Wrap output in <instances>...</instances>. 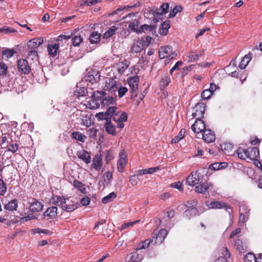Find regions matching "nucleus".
<instances>
[{"label": "nucleus", "mask_w": 262, "mask_h": 262, "mask_svg": "<svg viewBox=\"0 0 262 262\" xmlns=\"http://www.w3.org/2000/svg\"><path fill=\"white\" fill-rule=\"evenodd\" d=\"M51 202L55 205L60 206L62 210L71 212L78 207L79 204L66 198L63 196L55 195L51 199Z\"/></svg>", "instance_id": "1"}, {"label": "nucleus", "mask_w": 262, "mask_h": 262, "mask_svg": "<svg viewBox=\"0 0 262 262\" xmlns=\"http://www.w3.org/2000/svg\"><path fill=\"white\" fill-rule=\"evenodd\" d=\"M236 154L237 157L242 160H254L257 158L259 155V150L257 147H251L248 148H244L242 147H238Z\"/></svg>", "instance_id": "2"}, {"label": "nucleus", "mask_w": 262, "mask_h": 262, "mask_svg": "<svg viewBox=\"0 0 262 262\" xmlns=\"http://www.w3.org/2000/svg\"><path fill=\"white\" fill-rule=\"evenodd\" d=\"M177 53L173 52L171 46L161 47L159 49V56L161 59L166 58L165 64H168L171 59L176 57Z\"/></svg>", "instance_id": "3"}, {"label": "nucleus", "mask_w": 262, "mask_h": 262, "mask_svg": "<svg viewBox=\"0 0 262 262\" xmlns=\"http://www.w3.org/2000/svg\"><path fill=\"white\" fill-rule=\"evenodd\" d=\"M17 66H37L39 63L38 53H28L27 58L17 59Z\"/></svg>", "instance_id": "4"}, {"label": "nucleus", "mask_w": 262, "mask_h": 262, "mask_svg": "<svg viewBox=\"0 0 262 262\" xmlns=\"http://www.w3.org/2000/svg\"><path fill=\"white\" fill-rule=\"evenodd\" d=\"M43 41V37L34 38L27 42L26 50L27 53H37V49Z\"/></svg>", "instance_id": "5"}, {"label": "nucleus", "mask_w": 262, "mask_h": 262, "mask_svg": "<svg viewBox=\"0 0 262 262\" xmlns=\"http://www.w3.org/2000/svg\"><path fill=\"white\" fill-rule=\"evenodd\" d=\"M203 176L198 171L192 172L186 179V183L190 186H194L195 185L203 182Z\"/></svg>", "instance_id": "6"}, {"label": "nucleus", "mask_w": 262, "mask_h": 262, "mask_svg": "<svg viewBox=\"0 0 262 262\" xmlns=\"http://www.w3.org/2000/svg\"><path fill=\"white\" fill-rule=\"evenodd\" d=\"M167 235V231L165 229H161L157 233L155 231L151 239V244L154 245H160L164 241Z\"/></svg>", "instance_id": "7"}, {"label": "nucleus", "mask_w": 262, "mask_h": 262, "mask_svg": "<svg viewBox=\"0 0 262 262\" xmlns=\"http://www.w3.org/2000/svg\"><path fill=\"white\" fill-rule=\"evenodd\" d=\"M206 206L209 209H222L225 208V210L229 212V213H231L232 211V208L230 206L227 204L221 202V201H212L209 202L207 201L206 203Z\"/></svg>", "instance_id": "8"}, {"label": "nucleus", "mask_w": 262, "mask_h": 262, "mask_svg": "<svg viewBox=\"0 0 262 262\" xmlns=\"http://www.w3.org/2000/svg\"><path fill=\"white\" fill-rule=\"evenodd\" d=\"M119 157L117 161V169L119 172H122L127 162V155L124 149L120 151Z\"/></svg>", "instance_id": "9"}, {"label": "nucleus", "mask_w": 262, "mask_h": 262, "mask_svg": "<svg viewBox=\"0 0 262 262\" xmlns=\"http://www.w3.org/2000/svg\"><path fill=\"white\" fill-rule=\"evenodd\" d=\"M206 110V105L203 102L198 103L194 107V112L192 116L196 119H202Z\"/></svg>", "instance_id": "10"}, {"label": "nucleus", "mask_w": 262, "mask_h": 262, "mask_svg": "<svg viewBox=\"0 0 262 262\" xmlns=\"http://www.w3.org/2000/svg\"><path fill=\"white\" fill-rule=\"evenodd\" d=\"M168 9L169 4L167 3H163L159 9L156 8L154 10L152 8H149L148 11H149V13L153 14L155 17H158L160 15L167 13L168 11Z\"/></svg>", "instance_id": "11"}, {"label": "nucleus", "mask_w": 262, "mask_h": 262, "mask_svg": "<svg viewBox=\"0 0 262 262\" xmlns=\"http://www.w3.org/2000/svg\"><path fill=\"white\" fill-rule=\"evenodd\" d=\"M103 90L109 91L111 93L116 92L117 90L116 81L113 78H107L105 81Z\"/></svg>", "instance_id": "12"}, {"label": "nucleus", "mask_w": 262, "mask_h": 262, "mask_svg": "<svg viewBox=\"0 0 262 262\" xmlns=\"http://www.w3.org/2000/svg\"><path fill=\"white\" fill-rule=\"evenodd\" d=\"M197 202L196 200H192L191 202H188L186 206L189 207L185 211L186 216L191 217L194 216L198 212V210L196 208Z\"/></svg>", "instance_id": "13"}, {"label": "nucleus", "mask_w": 262, "mask_h": 262, "mask_svg": "<svg viewBox=\"0 0 262 262\" xmlns=\"http://www.w3.org/2000/svg\"><path fill=\"white\" fill-rule=\"evenodd\" d=\"M191 128L196 134L203 133L204 130L206 129L205 122L202 119H196Z\"/></svg>", "instance_id": "14"}, {"label": "nucleus", "mask_w": 262, "mask_h": 262, "mask_svg": "<svg viewBox=\"0 0 262 262\" xmlns=\"http://www.w3.org/2000/svg\"><path fill=\"white\" fill-rule=\"evenodd\" d=\"M249 210H247V208L245 205L240 207L239 211L240 215L239 217V223L242 225L247 221L249 214Z\"/></svg>", "instance_id": "15"}, {"label": "nucleus", "mask_w": 262, "mask_h": 262, "mask_svg": "<svg viewBox=\"0 0 262 262\" xmlns=\"http://www.w3.org/2000/svg\"><path fill=\"white\" fill-rule=\"evenodd\" d=\"M139 82V78L138 76H134L128 79L127 82L132 93H134L137 91L138 87Z\"/></svg>", "instance_id": "16"}, {"label": "nucleus", "mask_w": 262, "mask_h": 262, "mask_svg": "<svg viewBox=\"0 0 262 262\" xmlns=\"http://www.w3.org/2000/svg\"><path fill=\"white\" fill-rule=\"evenodd\" d=\"M202 138L207 143H211L215 141V136L214 132L209 129L204 130Z\"/></svg>", "instance_id": "17"}, {"label": "nucleus", "mask_w": 262, "mask_h": 262, "mask_svg": "<svg viewBox=\"0 0 262 262\" xmlns=\"http://www.w3.org/2000/svg\"><path fill=\"white\" fill-rule=\"evenodd\" d=\"M77 156L86 164H89L91 162V158L90 153L84 149H81L77 152Z\"/></svg>", "instance_id": "18"}, {"label": "nucleus", "mask_w": 262, "mask_h": 262, "mask_svg": "<svg viewBox=\"0 0 262 262\" xmlns=\"http://www.w3.org/2000/svg\"><path fill=\"white\" fill-rule=\"evenodd\" d=\"M212 184L211 183H203L197 185L195 187V191L199 193H203L208 192V190L211 188Z\"/></svg>", "instance_id": "19"}, {"label": "nucleus", "mask_w": 262, "mask_h": 262, "mask_svg": "<svg viewBox=\"0 0 262 262\" xmlns=\"http://www.w3.org/2000/svg\"><path fill=\"white\" fill-rule=\"evenodd\" d=\"M174 71H177V74L179 75L181 77H184L187 74L188 71H191V67H185L182 69L180 68V67H172L170 71V74H172Z\"/></svg>", "instance_id": "20"}, {"label": "nucleus", "mask_w": 262, "mask_h": 262, "mask_svg": "<svg viewBox=\"0 0 262 262\" xmlns=\"http://www.w3.org/2000/svg\"><path fill=\"white\" fill-rule=\"evenodd\" d=\"M30 209L32 212H37L41 211L43 209L42 203L39 202L36 199H34L33 202L30 203Z\"/></svg>", "instance_id": "21"}, {"label": "nucleus", "mask_w": 262, "mask_h": 262, "mask_svg": "<svg viewBox=\"0 0 262 262\" xmlns=\"http://www.w3.org/2000/svg\"><path fill=\"white\" fill-rule=\"evenodd\" d=\"M234 246L239 253H245L247 251V247L246 244L239 238L235 241Z\"/></svg>", "instance_id": "22"}, {"label": "nucleus", "mask_w": 262, "mask_h": 262, "mask_svg": "<svg viewBox=\"0 0 262 262\" xmlns=\"http://www.w3.org/2000/svg\"><path fill=\"white\" fill-rule=\"evenodd\" d=\"M101 155H96L93 159L92 167L97 170H100L102 166V159Z\"/></svg>", "instance_id": "23"}, {"label": "nucleus", "mask_w": 262, "mask_h": 262, "mask_svg": "<svg viewBox=\"0 0 262 262\" xmlns=\"http://www.w3.org/2000/svg\"><path fill=\"white\" fill-rule=\"evenodd\" d=\"M89 68L86 69L88 72L87 75L85 77V80L86 81H89L93 83V81L96 82L100 80V74L99 72H96L95 75L91 74V72L89 71Z\"/></svg>", "instance_id": "24"}, {"label": "nucleus", "mask_w": 262, "mask_h": 262, "mask_svg": "<svg viewBox=\"0 0 262 262\" xmlns=\"http://www.w3.org/2000/svg\"><path fill=\"white\" fill-rule=\"evenodd\" d=\"M143 39L138 40L135 41L131 49L132 52L135 53H140L144 48Z\"/></svg>", "instance_id": "25"}, {"label": "nucleus", "mask_w": 262, "mask_h": 262, "mask_svg": "<svg viewBox=\"0 0 262 262\" xmlns=\"http://www.w3.org/2000/svg\"><path fill=\"white\" fill-rule=\"evenodd\" d=\"M128 116L126 112H117L113 117V120L115 122H126L127 120Z\"/></svg>", "instance_id": "26"}, {"label": "nucleus", "mask_w": 262, "mask_h": 262, "mask_svg": "<svg viewBox=\"0 0 262 262\" xmlns=\"http://www.w3.org/2000/svg\"><path fill=\"white\" fill-rule=\"evenodd\" d=\"M104 127L105 131L110 135L113 136L116 135V131L115 126L112 123L111 120H107L105 124Z\"/></svg>", "instance_id": "27"}, {"label": "nucleus", "mask_w": 262, "mask_h": 262, "mask_svg": "<svg viewBox=\"0 0 262 262\" xmlns=\"http://www.w3.org/2000/svg\"><path fill=\"white\" fill-rule=\"evenodd\" d=\"M170 26V21L169 20H166L163 22L159 30V32L160 34L166 35L167 34L168 29Z\"/></svg>", "instance_id": "28"}, {"label": "nucleus", "mask_w": 262, "mask_h": 262, "mask_svg": "<svg viewBox=\"0 0 262 262\" xmlns=\"http://www.w3.org/2000/svg\"><path fill=\"white\" fill-rule=\"evenodd\" d=\"M116 102V98L113 96L104 97L101 101V105L105 107L113 104Z\"/></svg>", "instance_id": "29"}, {"label": "nucleus", "mask_w": 262, "mask_h": 262, "mask_svg": "<svg viewBox=\"0 0 262 262\" xmlns=\"http://www.w3.org/2000/svg\"><path fill=\"white\" fill-rule=\"evenodd\" d=\"M17 52L14 49H5L2 51L3 58L8 60L9 59L13 57L14 55L16 54Z\"/></svg>", "instance_id": "30"}, {"label": "nucleus", "mask_w": 262, "mask_h": 262, "mask_svg": "<svg viewBox=\"0 0 262 262\" xmlns=\"http://www.w3.org/2000/svg\"><path fill=\"white\" fill-rule=\"evenodd\" d=\"M18 207V202L16 199H13L9 201L7 204L4 206V208L6 210L13 211L17 210Z\"/></svg>", "instance_id": "31"}, {"label": "nucleus", "mask_w": 262, "mask_h": 262, "mask_svg": "<svg viewBox=\"0 0 262 262\" xmlns=\"http://www.w3.org/2000/svg\"><path fill=\"white\" fill-rule=\"evenodd\" d=\"M57 207L53 206L48 208L43 213L44 216H49L50 219L54 218L57 214Z\"/></svg>", "instance_id": "32"}, {"label": "nucleus", "mask_w": 262, "mask_h": 262, "mask_svg": "<svg viewBox=\"0 0 262 262\" xmlns=\"http://www.w3.org/2000/svg\"><path fill=\"white\" fill-rule=\"evenodd\" d=\"M140 21L138 20L135 19L133 22L129 23L128 28L132 31L136 33H141Z\"/></svg>", "instance_id": "33"}, {"label": "nucleus", "mask_w": 262, "mask_h": 262, "mask_svg": "<svg viewBox=\"0 0 262 262\" xmlns=\"http://www.w3.org/2000/svg\"><path fill=\"white\" fill-rule=\"evenodd\" d=\"M106 93L102 91H97L92 93V98L97 101L102 100L106 95Z\"/></svg>", "instance_id": "34"}, {"label": "nucleus", "mask_w": 262, "mask_h": 262, "mask_svg": "<svg viewBox=\"0 0 262 262\" xmlns=\"http://www.w3.org/2000/svg\"><path fill=\"white\" fill-rule=\"evenodd\" d=\"M171 82L170 78L167 76L164 75L161 78V80L160 81L159 85L160 88L161 90L164 89L168 85L169 83Z\"/></svg>", "instance_id": "35"}, {"label": "nucleus", "mask_w": 262, "mask_h": 262, "mask_svg": "<svg viewBox=\"0 0 262 262\" xmlns=\"http://www.w3.org/2000/svg\"><path fill=\"white\" fill-rule=\"evenodd\" d=\"M101 34L98 33L97 32H93L90 36L89 40L92 44L97 43L100 41V37Z\"/></svg>", "instance_id": "36"}, {"label": "nucleus", "mask_w": 262, "mask_h": 262, "mask_svg": "<svg viewBox=\"0 0 262 262\" xmlns=\"http://www.w3.org/2000/svg\"><path fill=\"white\" fill-rule=\"evenodd\" d=\"M118 28L115 26L110 27L103 35V38L107 39L115 34Z\"/></svg>", "instance_id": "37"}, {"label": "nucleus", "mask_w": 262, "mask_h": 262, "mask_svg": "<svg viewBox=\"0 0 262 262\" xmlns=\"http://www.w3.org/2000/svg\"><path fill=\"white\" fill-rule=\"evenodd\" d=\"M227 166V163L226 162L214 163L210 165L209 168L214 170H218Z\"/></svg>", "instance_id": "38"}, {"label": "nucleus", "mask_w": 262, "mask_h": 262, "mask_svg": "<svg viewBox=\"0 0 262 262\" xmlns=\"http://www.w3.org/2000/svg\"><path fill=\"white\" fill-rule=\"evenodd\" d=\"M73 185L74 186L78 189L79 191H80L82 193H86V188L84 187V185H83L81 182L77 180H75L73 181Z\"/></svg>", "instance_id": "39"}, {"label": "nucleus", "mask_w": 262, "mask_h": 262, "mask_svg": "<svg viewBox=\"0 0 262 262\" xmlns=\"http://www.w3.org/2000/svg\"><path fill=\"white\" fill-rule=\"evenodd\" d=\"M252 58V54L249 53L243 57L238 66H248Z\"/></svg>", "instance_id": "40"}, {"label": "nucleus", "mask_w": 262, "mask_h": 262, "mask_svg": "<svg viewBox=\"0 0 262 262\" xmlns=\"http://www.w3.org/2000/svg\"><path fill=\"white\" fill-rule=\"evenodd\" d=\"M139 5H140V2H138V3L136 5H135L134 6H127L122 7L121 8H119L117 9H116L115 11H114L113 12L108 13L107 16L110 17V16H111L112 15H115V14H119V13L120 11L123 10L124 9H125L126 8H134V7H138Z\"/></svg>", "instance_id": "41"}, {"label": "nucleus", "mask_w": 262, "mask_h": 262, "mask_svg": "<svg viewBox=\"0 0 262 262\" xmlns=\"http://www.w3.org/2000/svg\"><path fill=\"white\" fill-rule=\"evenodd\" d=\"M72 137L77 141L84 142L86 137L79 132H73Z\"/></svg>", "instance_id": "42"}, {"label": "nucleus", "mask_w": 262, "mask_h": 262, "mask_svg": "<svg viewBox=\"0 0 262 262\" xmlns=\"http://www.w3.org/2000/svg\"><path fill=\"white\" fill-rule=\"evenodd\" d=\"M117 197V195L114 192L109 193L106 196H104L102 200V203L103 204H107L112 202L114 199Z\"/></svg>", "instance_id": "43"}, {"label": "nucleus", "mask_w": 262, "mask_h": 262, "mask_svg": "<svg viewBox=\"0 0 262 262\" xmlns=\"http://www.w3.org/2000/svg\"><path fill=\"white\" fill-rule=\"evenodd\" d=\"M58 48L59 46L58 44H54L51 46H49L48 48V51L49 55L53 57H55L57 54Z\"/></svg>", "instance_id": "44"}, {"label": "nucleus", "mask_w": 262, "mask_h": 262, "mask_svg": "<svg viewBox=\"0 0 262 262\" xmlns=\"http://www.w3.org/2000/svg\"><path fill=\"white\" fill-rule=\"evenodd\" d=\"M257 257H255L253 253L249 252L244 257L245 262H257Z\"/></svg>", "instance_id": "45"}, {"label": "nucleus", "mask_w": 262, "mask_h": 262, "mask_svg": "<svg viewBox=\"0 0 262 262\" xmlns=\"http://www.w3.org/2000/svg\"><path fill=\"white\" fill-rule=\"evenodd\" d=\"M224 153L226 155H231L233 150V146L230 143H224L221 146Z\"/></svg>", "instance_id": "46"}, {"label": "nucleus", "mask_w": 262, "mask_h": 262, "mask_svg": "<svg viewBox=\"0 0 262 262\" xmlns=\"http://www.w3.org/2000/svg\"><path fill=\"white\" fill-rule=\"evenodd\" d=\"M156 26L153 25H146L144 24L140 26L141 33L145 31H149V32H153L155 31Z\"/></svg>", "instance_id": "47"}, {"label": "nucleus", "mask_w": 262, "mask_h": 262, "mask_svg": "<svg viewBox=\"0 0 262 262\" xmlns=\"http://www.w3.org/2000/svg\"><path fill=\"white\" fill-rule=\"evenodd\" d=\"M101 2V0H82L79 2V5L80 6H83L85 5L92 6L96 5L98 3Z\"/></svg>", "instance_id": "48"}, {"label": "nucleus", "mask_w": 262, "mask_h": 262, "mask_svg": "<svg viewBox=\"0 0 262 262\" xmlns=\"http://www.w3.org/2000/svg\"><path fill=\"white\" fill-rule=\"evenodd\" d=\"M182 9V7L181 6L177 5L175 6L174 8L170 11L168 18L174 17L178 12H181Z\"/></svg>", "instance_id": "49"}, {"label": "nucleus", "mask_w": 262, "mask_h": 262, "mask_svg": "<svg viewBox=\"0 0 262 262\" xmlns=\"http://www.w3.org/2000/svg\"><path fill=\"white\" fill-rule=\"evenodd\" d=\"M72 45L74 47H79L80 43L83 41V38L79 35L75 36L72 39Z\"/></svg>", "instance_id": "50"}, {"label": "nucleus", "mask_w": 262, "mask_h": 262, "mask_svg": "<svg viewBox=\"0 0 262 262\" xmlns=\"http://www.w3.org/2000/svg\"><path fill=\"white\" fill-rule=\"evenodd\" d=\"M32 233L34 234H40V233H44L48 235H50L51 234V231L48 229H41V228H36L32 230Z\"/></svg>", "instance_id": "51"}, {"label": "nucleus", "mask_w": 262, "mask_h": 262, "mask_svg": "<svg viewBox=\"0 0 262 262\" xmlns=\"http://www.w3.org/2000/svg\"><path fill=\"white\" fill-rule=\"evenodd\" d=\"M7 186L6 183L2 179H0V195H4L7 192Z\"/></svg>", "instance_id": "52"}, {"label": "nucleus", "mask_w": 262, "mask_h": 262, "mask_svg": "<svg viewBox=\"0 0 262 262\" xmlns=\"http://www.w3.org/2000/svg\"><path fill=\"white\" fill-rule=\"evenodd\" d=\"M7 147L8 148V151L15 153L18 149V144L16 143H11L8 145Z\"/></svg>", "instance_id": "53"}, {"label": "nucleus", "mask_w": 262, "mask_h": 262, "mask_svg": "<svg viewBox=\"0 0 262 262\" xmlns=\"http://www.w3.org/2000/svg\"><path fill=\"white\" fill-rule=\"evenodd\" d=\"M185 133V130L183 131V129H181L177 136L174 137L171 141L172 143H176L180 141V140L182 139L184 137V134Z\"/></svg>", "instance_id": "54"}, {"label": "nucleus", "mask_w": 262, "mask_h": 262, "mask_svg": "<svg viewBox=\"0 0 262 262\" xmlns=\"http://www.w3.org/2000/svg\"><path fill=\"white\" fill-rule=\"evenodd\" d=\"M117 107L116 106L110 107L106 111V114L108 118L110 117L114 116L115 114L116 113Z\"/></svg>", "instance_id": "55"}, {"label": "nucleus", "mask_w": 262, "mask_h": 262, "mask_svg": "<svg viewBox=\"0 0 262 262\" xmlns=\"http://www.w3.org/2000/svg\"><path fill=\"white\" fill-rule=\"evenodd\" d=\"M17 31L14 28H10L7 26H4L3 28H0V32L4 34L8 33H15Z\"/></svg>", "instance_id": "56"}, {"label": "nucleus", "mask_w": 262, "mask_h": 262, "mask_svg": "<svg viewBox=\"0 0 262 262\" xmlns=\"http://www.w3.org/2000/svg\"><path fill=\"white\" fill-rule=\"evenodd\" d=\"M88 105L91 109H96L99 107L100 103L98 101L92 99L89 102Z\"/></svg>", "instance_id": "57"}, {"label": "nucleus", "mask_w": 262, "mask_h": 262, "mask_svg": "<svg viewBox=\"0 0 262 262\" xmlns=\"http://www.w3.org/2000/svg\"><path fill=\"white\" fill-rule=\"evenodd\" d=\"M118 96L120 98L122 97L125 95V94L126 93V92L128 91V89L125 86H121L120 88H118L117 86V90Z\"/></svg>", "instance_id": "58"}, {"label": "nucleus", "mask_w": 262, "mask_h": 262, "mask_svg": "<svg viewBox=\"0 0 262 262\" xmlns=\"http://www.w3.org/2000/svg\"><path fill=\"white\" fill-rule=\"evenodd\" d=\"M212 94L213 93L209 90H205L202 92L201 97L203 99H208L211 97Z\"/></svg>", "instance_id": "59"}, {"label": "nucleus", "mask_w": 262, "mask_h": 262, "mask_svg": "<svg viewBox=\"0 0 262 262\" xmlns=\"http://www.w3.org/2000/svg\"><path fill=\"white\" fill-rule=\"evenodd\" d=\"M142 259V256L139 255L137 252L132 253L130 260L132 262H139Z\"/></svg>", "instance_id": "60"}, {"label": "nucleus", "mask_w": 262, "mask_h": 262, "mask_svg": "<svg viewBox=\"0 0 262 262\" xmlns=\"http://www.w3.org/2000/svg\"><path fill=\"white\" fill-rule=\"evenodd\" d=\"M18 70L21 74H28L31 71V67H17Z\"/></svg>", "instance_id": "61"}, {"label": "nucleus", "mask_w": 262, "mask_h": 262, "mask_svg": "<svg viewBox=\"0 0 262 262\" xmlns=\"http://www.w3.org/2000/svg\"><path fill=\"white\" fill-rule=\"evenodd\" d=\"M98 130L95 128H91L88 130V135L91 138H95L96 136Z\"/></svg>", "instance_id": "62"}, {"label": "nucleus", "mask_w": 262, "mask_h": 262, "mask_svg": "<svg viewBox=\"0 0 262 262\" xmlns=\"http://www.w3.org/2000/svg\"><path fill=\"white\" fill-rule=\"evenodd\" d=\"M199 55L195 53L192 52L188 56H187L188 61L190 62L195 61L198 60Z\"/></svg>", "instance_id": "63"}, {"label": "nucleus", "mask_w": 262, "mask_h": 262, "mask_svg": "<svg viewBox=\"0 0 262 262\" xmlns=\"http://www.w3.org/2000/svg\"><path fill=\"white\" fill-rule=\"evenodd\" d=\"M221 251L222 255L224 256H223V257H225L226 259L227 258L230 257V253L227 247H222Z\"/></svg>", "instance_id": "64"}]
</instances>
